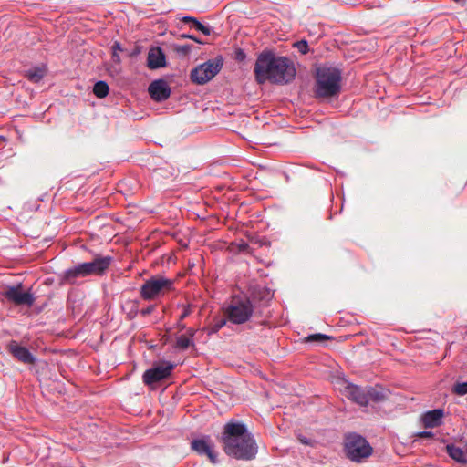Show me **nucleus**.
<instances>
[{"label":"nucleus","instance_id":"obj_1","mask_svg":"<svg viewBox=\"0 0 467 467\" xmlns=\"http://www.w3.org/2000/svg\"><path fill=\"white\" fill-rule=\"evenodd\" d=\"M254 74L259 83L266 80L275 84H287L296 76L293 62L285 57H275L272 52L261 53L254 65Z\"/></svg>","mask_w":467,"mask_h":467},{"label":"nucleus","instance_id":"obj_2","mask_svg":"<svg viewBox=\"0 0 467 467\" xmlns=\"http://www.w3.org/2000/svg\"><path fill=\"white\" fill-rule=\"evenodd\" d=\"M225 453L238 460L250 461L257 454V445L245 424L228 422L222 435Z\"/></svg>","mask_w":467,"mask_h":467},{"label":"nucleus","instance_id":"obj_3","mask_svg":"<svg viewBox=\"0 0 467 467\" xmlns=\"http://www.w3.org/2000/svg\"><path fill=\"white\" fill-rule=\"evenodd\" d=\"M341 72L332 67H320L317 69L316 95L329 98L340 91Z\"/></svg>","mask_w":467,"mask_h":467},{"label":"nucleus","instance_id":"obj_4","mask_svg":"<svg viewBox=\"0 0 467 467\" xmlns=\"http://www.w3.org/2000/svg\"><path fill=\"white\" fill-rule=\"evenodd\" d=\"M343 449L346 457L354 462H363L373 453V448L365 437L356 432L347 433Z\"/></svg>","mask_w":467,"mask_h":467},{"label":"nucleus","instance_id":"obj_5","mask_svg":"<svg viewBox=\"0 0 467 467\" xmlns=\"http://www.w3.org/2000/svg\"><path fill=\"white\" fill-rule=\"evenodd\" d=\"M172 279L163 275H154L147 279L140 286V296L144 300H156L166 293L173 290Z\"/></svg>","mask_w":467,"mask_h":467},{"label":"nucleus","instance_id":"obj_6","mask_svg":"<svg viewBox=\"0 0 467 467\" xmlns=\"http://www.w3.org/2000/svg\"><path fill=\"white\" fill-rule=\"evenodd\" d=\"M254 306L248 298L234 297L225 309L228 320L236 325L247 322L252 317Z\"/></svg>","mask_w":467,"mask_h":467},{"label":"nucleus","instance_id":"obj_7","mask_svg":"<svg viewBox=\"0 0 467 467\" xmlns=\"http://www.w3.org/2000/svg\"><path fill=\"white\" fill-rule=\"evenodd\" d=\"M223 67L221 58L210 59L191 71V80L193 83L203 85L214 78Z\"/></svg>","mask_w":467,"mask_h":467},{"label":"nucleus","instance_id":"obj_8","mask_svg":"<svg viewBox=\"0 0 467 467\" xmlns=\"http://www.w3.org/2000/svg\"><path fill=\"white\" fill-rule=\"evenodd\" d=\"M3 295L8 301L17 306H32L36 300L33 293L23 291L21 283L7 286Z\"/></svg>","mask_w":467,"mask_h":467},{"label":"nucleus","instance_id":"obj_9","mask_svg":"<svg viewBox=\"0 0 467 467\" xmlns=\"http://www.w3.org/2000/svg\"><path fill=\"white\" fill-rule=\"evenodd\" d=\"M175 364L163 361L161 364L154 365L151 368L147 369L142 376L144 384L150 386L162 379H167L171 374Z\"/></svg>","mask_w":467,"mask_h":467},{"label":"nucleus","instance_id":"obj_10","mask_svg":"<svg viewBox=\"0 0 467 467\" xmlns=\"http://www.w3.org/2000/svg\"><path fill=\"white\" fill-rule=\"evenodd\" d=\"M191 448L199 455H205L213 464L218 463L217 453L214 451L213 444L208 435L193 439L191 441Z\"/></svg>","mask_w":467,"mask_h":467},{"label":"nucleus","instance_id":"obj_11","mask_svg":"<svg viewBox=\"0 0 467 467\" xmlns=\"http://www.w3.org/2000/svg\"><path fill=\"white\" fill-rule=\"evenodd\" d=\"M150 97L158 102L166 100L171 96V88L163 79H156L152 81L148 88Z\"/></svg>","mask_w":467,"mask_h":467},{"label":"nucleus","instance_id":"obj_12","mask_svg":"<svg viewBox=\"0 0 467 467\" xmlns=\"http://www.w3.org/2000/svg\"><path fill=\"white\" fill-rule=\"evenodd\" d=\"M348 398L358 404L359 406L366 407L368 405L367 395V388L362 389L358 385L348 382L346 386Z\"/></svg>","mask_w":467,"mask_h":467},{"label":"nucleus","instance_id":"obj_13","mask_svg":"<svg viewBox=\"0 0 467 467\" xmlns=\"http://www.w3.org/2000/svg\"><path fill=\"white\" fill-rule=\"evenodd\" d=\"M8 348L12 355L19 361L25 364H34L36 362V358L29 349L20 346L16 341H11Z\"/></svg>","mask_w":467,"mask_h":467},{"label":"nucleus","instance_id":"obj_14","mask_svg":"<svg viewBox=\"0 0 467 467\" xmlns=\"http://www.w3.org/2000/svg\"><path fill=\"white\" fill-rule=\"evenodd\" d=\"M147 66L150 69H158L166 66V57L160 47L150 48L147 57Z\"/></svg>","mask_w":467,"mask_h":467},{"label":"nucleus","instance_id":"obj_15","mask_svg":"<svg viewBox=\"0 0 467 467\" xmlns=\"http://www.w3.org/2000/svg\"><path fill=\"white\" fill-rule=\"evenodd\" d=\"M444 410L442 409H434L428 410L421 415V422L426 429L439 427L442 424Z\"/></svg>","mask_w":467,"mask_h":467},{"label":"nucleus","instance_id":"obj_16","mask_svg":"<svg viewBox=\"0 0 467 467\" xmlns=\"http://www.w3.org/2000/svg\"><path fill=\"white\" fill-rule=\"evenodd\" d=\"M112 262L111 256L97 257L91 262H85L88 275H100L109 268Z\"/></svg>","mask_w":467,"mask_h":467},{"label":"nucleus","instance_id":"obj_17","mask_svg":"<svg viewBox=\"0 0 467 467\" xmlns=\"http://www.w3.org/2000/svg\"><path fill=\"white\" fill-rule=\"evenodd\" d=\"M88 276L85 263L78 264L65 270L63 281L68 284H75L78 278Z\"/></svg>","mask_w":467,"mask_h":467},{"label":"nucleus","instance_id":"obj_18","mask_svg":"<svg viewBox=\"0 0 467 467\" xmlns=\"http://www.w3.org/2000/svg\"><path fill=\"white\" fill-rule=\"evenodd\" d=\"M446 451L448 455L455 462L462 464L467 463V451L465 452L462 448L450 443L446 445Z\"/></svg>","mask_w":467,"mask_h":467},{"label":"nucleus","instance_id":"obj_19","mask_svg":"<svg viewBox=\"0 0 467 467\" xmlns=\"http://www.w3.org/2000/svg\"><path fill=\"white\" fill-rule=\"evenodd\" d=\"M184 23H192V26L197 30L202 32L204 36H210L212 33V27L210 26L204 25L200 22L197 18L193 16H185L182 18Z\"/></svg>","mask_w":467,"mask_h":467},{"label":"nucleus","instance_id":"obj_20","mask_svg":"<svg viewBox=\"0 0 467 467\" xmlns=\"http://www.w3.org/2000/svg\"><path fill=\"white\" fill-rule=\"evenodd\" d=\"M45 67H35L26 71L25 75L33 83L40 82L46 75Z\"/></svg>","mask_w":467,"mask_h":467},{"label":"nucleus","instance_id":"obj_21","mask_svg":"<svg viewBox=\"0 0 467 467\" xmlns=\"http://www.w3.org/2000/svg\"><path fill=\"white\" fill-rule=\"evenodd\" d=\"M109 87L107 84V82L99 80L95 83L94 88H93V92L98 98H99V99L105 98L109 94Z\"/></svg>","mask_w":467,"mask_h":467},{"label":"nucleus","instance_id":"obj_22","mask_svg":"<svg viewBox=\"0 0 467 467\" xmlns=\"http://www.w3.org/2000/svg\"><path fill=\"white\" fill-rule=\"evenodd\" d=\"M193 335H194V333L192 332L191 337H187L185 335H181L180 337H178L177 340H176V347L181 349H186L191 345H193V341H192Z\"/></svg>","mask_w":467,"mask_h":467},{"label":"nucleus","instance_id":"obj_23","mask_svg":"<svg viewBox=\"0 0 467 467\" xmlns=\"http://www.w3.org/2000/svg\"><path fill=\"white\" fill-rule=\"evenodd\" d=\"M368 400L369 401L379 402L383 400L384 395L382 392L377 390L372 387L367 388Z\"/></svg>","mask_w":467,"mask_h":467},{"label":"nucleus","instance_id":"obj_24","mask_svg":"<svg viewBox=\"0 0 467 467\" xmlns=\"http://www.w3.org/2000/svg\"><path fill=\"white\" fill-rule=\"evenodd\" d=\"M226 324V319L219 318L215 320L210 327L208 334L217 333L221 328H223Z\"/></svg>","mask_w":467,"mask_h":467},{"label":"nucleus","instance_id":"obj_25","mask_svg":"<svg viewBox=\"0 0 467 467\" xmlns=\"http://www.w3.org/2000/svg\"><path fill=\"white\" fill-rule=\"evenodd\" d=\"M452 391L459 396L467 394V381L455 383L452 387Z\"/></svg>","mask_w":467,"mask_h":467},{"label":"nucleus","instance_id":"obj_26","mask_svg":"<svg viewBox=\"0 0 467 467\" xmlns=\"http://www.w3.org/2000/svg\"><path fill=\"white\" fill-rule=\"evenodd\" d=\"M127 306H130V310L127 314L128 317L130 319L135 318L138 316V314L140 313V310L138 307V303L136 301L130 302V303H128Z\"/></svg>","mask_w":467,"mask_h":467},{"label":"nucleus","instance_id":"obj_27","mask_svg":"<svg viewBox=\"0 0 467 467\" xmlns=\"http://www.w3.org/2000/svg\"><path fill=\"white\" fill-rule=\"evenodd\" d=\"M331 337L329 336H327L325 334H321V333H317V334H313V335H309L307 337V341H318V342H322L326 339H330Z\"/></svg>","mask_w":467,"mask_h":467},{"label":"nucleus","instance_id":"obj_28","mask_svg":"<svg viewBox=\"0 0 467 467\" xmlns=\"http://www.w3.org/2000/svg\"><path fill=\"white\" fill-rule=\"evenodd\" d=\"M295 47L301 54H306L308 52V44L306 40H300L295 43Z\"/></svg>","mask_w":467,"mask_h":467},{"label":"nucleus","instance_id":"obj_29","mask_svg":"<svg viewBox=\"0 0 467 467\" xmlns=\"http://www.w3.org/2000/svg\"><path fill=\"white\" fill-rule=\"evenodd\" d=\"M155 309V306L153 305H150L141 310H140V314L143 317H146L148 315H150Z\"/></svg>","mask_w":467,"mask_h":467},{"label":"nucleus","instance_id":"obj_30","mask_svg":"<svg viewBox=\"0 0 467 467\" xmlns=\"http://www.w3.org/2000/svg\"><path fill=\"white\" fill-rule=\"evenodd\" d=\"M191 314V307L190 306H183L182 312L180 315V320L184 319Z\"/></svg>","mask_w":467,"mask_h":467},{"label":"nucleus","instance_id":"obj_31","mask_svg":"<svg viewBox=\"0 0 467 467\" xmlns=\"http://www.w3.org/2000/svg\"><path fill=\"white\" fill-rule=\"evenodd\" d=\"M432 436H433V433L431 431H420L418 433V437H420V438H431Z\"/></svg>","mask_w":467,"mask_h":467},{"label":"nucleus","instance_id":"obj_32","mask_svg":"<svg viewBox=\"0 0 467 467\" xmlns=\"http://www.w3.org/2000/svg\"><path fill=\"white\" fill-rule=\"evenodd\" d=\"M122 50L121 45L119 42H115L112 46V51H119Z\"/></svg>","mask_w":467,"mask_h":467},{"label":"nucleus","instance_id":"obj_33","mask_svg":"<svg viewBox=\"0 0 467 467\" xmlns=\"http://www.w3.org/2000/svg\"><path fill=\"white\" fill-rule=\"evenodd\" d=\"M112 58L115 62L120 61V57L116 51H112Z\"/></svg>","mask_w":467,"mask_h":467},{"label":"nucleus","instance_id":"obj_34","mask_svg":"<svg viewBox=\"0 0 467 467\" xmlns=\"http://www.w3.org/2000/svg\"><path fill=\"white\" fill-rule=\"evenodd\" d=\"M187 37H188V38H190V39H192V40H194V41H196V42H198V43H202L201 41H199L197 38H195V37H194V36H188Z\"/></svg>","mask_w":467,"mask_h":467},{"label":"nucleus","instance_id":"obj_35","mask_svg":"<svg viewBox=\"0 0 467 467\" xmlns=\"http://www.w3.org/2000/svg\"><path fill=\"white\" fill-rule=\"evenodd\" d=\"M238 57H244V53L242 51H240V53L238 54Z\"/></svg>","mask_w":467,"mask_h":467},{"label":"nucleus","instance_id":"obj_36","mask_svg":"<svg viewBox=\"0 0 467 467\" xmlns=\"http://www.w3.org/2000/svg\"><path fill=\"white\" fill-rule=\"evenodd\" d=\"M301 441H302L303 443L307 444V441H306V439H303Z\"/></svg>","mask_w":467,"mask_h":467},{"label":"nucleus","instance_id":"obj_37","mask_svg":"<svg viewBox=\"0 0 467 467\" xmlns=\"http://www.w3.org/2000/svg\"><path fill=\"white\" fill-rule=\"evenodd\" d=\"M187 49H188V47H182V51H185V50H187Z\"/></svg>","mask_w":467,"mask_h":467},{"label":"nucleus","instance_id":"obj_38","mask_svg":"<svg viewBox=\"0 0 467 467\" xmlns=\"http://www.w3.org/2000/svg\"><path fill=\"white\" fill-rule=\"evenodd\" d=\"M187 49H188V47H182V51H185V50H187Z\"/></svg>","mask_w":467,"mask_h":467},{"label":"nucleus","instance_id":"obj_39","mask_svg":"<svg viewBox=\"0 0 467 467\" xmlns=\"http://www.w3.org/2000/svg\"><path fill=\"white\" fill-rule=\"evenodd\" d=\"M455 2H461L462 0H454Z\"/></svg>","mask_w":467,"mask_h":467}]
</instances>
